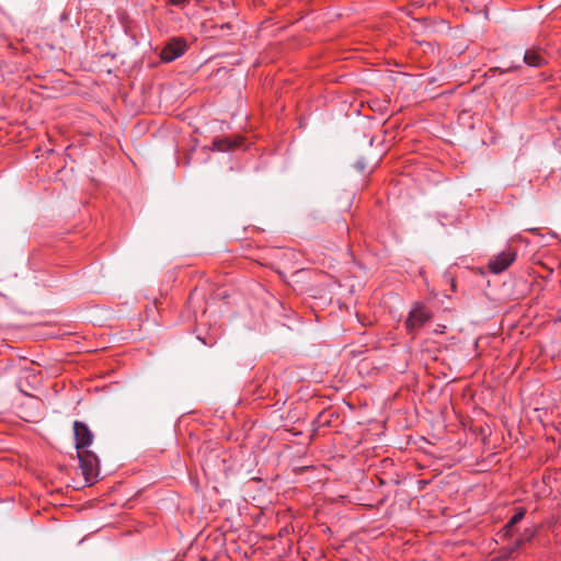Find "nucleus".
Returning <instances> with one entry per match:
<instances>
[{
	"label": "nucleus",
	"instance_id": "obj_1",
	"mask_svg": "<svg viewBox=\"0 0 561 561\" xmlns=\"http://www.w3.org/2000/svg\"><path fill=\"white\" fill-rule=\"evenodd\" d=\"M75 440L77 456L82 476L85 482L93 484L100 474V461L98 456L89 450L92 445L94 435L88 425L80 421L73 423Z\"/></svg>",
	"mask_w": 561,
	"mask_h": 561
},
{
	"label": "nucleus",
	"instance_id": "obj_2",
	"mask_svg": "<svg viewBox=\"0 0 561 561\" xmlns=\"http://www.w3.org/2000/svg\"><path fill=\"white\" fill-rule=\"evenodd\" d=\"M431 317L432 314L427 308L423 305H415L405 320L407 330L409 333L414 334L431 319Z\"/></svg>",
	"mask_w": 561,
	"mask_h": 561
},
{
	"label": "nucleus",
	"instance_id": "obj_3",
	"mask_svg": "<svg viewBox=\"0 0 561 561\" xmlns=\"http://www.w3.org/2000/svg\"><path fill=\"white\" fill-rule=\"evenodd\" d=\"M516 259V252L508 249L495 255L489 261V268L494 274H500L505 271Z\"/></svg>",
	"mask_w": 561,
	"mask_h": 561
},
{
	"label": "nucleus",
	"instance_id": "obj_4",
	"mask_svg": "<svg viewBox=\"0 0 561 561\" xmlns=\"http://www.w3.org/2000/svg\"><path fill=\"white\" fill-rule=\"evenodd\" d=\"M185 42L180 38L170 41L161 51L162 60L169 62L179 58L185 50Z\"/></svg>",
	"mask_w": 561,
	"mask_h": 561
},
{
	"label": "nucleus",
	"instance_id": "obj_5",
	"mask_svg": "<svg viewBox=\"0 0 561 561\" xmlns=\"http://www.w3.org/2000/svg\"><path fill=\"white\" fill-rule=\"evenodd\" d=\"M546 61V57L540 50L528 49L524 54V62L530 67H541Z\"/></svg>",
	"mask_w": 561,
	"mask_h": 561
},
{
	"label": "nucleus",
	"instance_id": "obj_6",
	"mask_svg": "<svg viewBox=\"0 0 561 561\" xmlns=\"http://www.w3.org/2000/svg\"><path fill=\"white\" fill-rule=\"evenodd\" d=\"M525 516V510L524 508H519L510 519V522L504 526L503 528V533L505 536H510L511 535V529L514 525H516L517 523H519Z\"/></svg>",
	"mask_w": 561,
	"mask_h": 561
},
{
	"label": "nucleus",
	"instance_id": "obj_7",
	"mask_svg": "<svg viewBox=\"0 0 561 561\" xmlns=\"http://www.w3.org/2000/svg\"><path fill=\"white\" fill-rule=\"evenodd\" d=\"M523 541H524V539H519L512 546L501 549L500 558L508 559L520 547Z\"/></svg>",
	"mask_w": 561,
	"mask_h": 561
},
{
	"label": "nucleus",
	"instance_id": "obj_8",
	"mask_svg": "<svg viewBox=\"0 0 561 561\" xmlns=\"http://www.w3.org/2000/svg\"><path fill=\"white\" fill-rule=\"evenodd\" d=\"M224 144H226V141H214V145L217 147L218 150H225L227 148L232 147V145L230 144H228L227 146H224Z\"/></svg>",
	"mask_w": 561,
	"mask_h": 561
},
{
	"label": "nucleus",
	"instance_id": "obj_9",
	"mask_svg": "<svg viewBox=\"0 0 561 561\" xmlns=\"http://www.w3.org/2000/svg\"><path fill=\"white\" fill-rule=\"evenodd\" d=\"M535 535V530H531V529H526L525 530V538L526 540H529L530 538H533Z\"/></svg>",
	"mask_w": 561,
	"mask_h": 561
},
{
	"label": "nucleus",
	"instance_id": "obj_10",
	"mask_svg": "<svg viewBox=\"0 0 561 561\" xmlns=\"http://www.w3.org/2000/svg\"><path fill=\"white\" fill-rule=\"evenodd\" d=\"M170 3L174 5H180L185 3V0H170Z\"/></svg>",
	"mask_w": 561,
	"mask_h": 561
},
{
	"label": "nucleus",
	"instance_id": "obj_11",
	"mask_svg": "<svg viewBox=\"0 0 561 561\" xmlns=\"http://www.w3.org/2000/svg\"><path fill=\"white\" fill-rule=\"evenodd\" d=\"M357 165H358V168H359L360 170H363V169H364V165H363V164L357 163Z\"/></svg>",
	"mask_w": 561,
	"mask_h": 561
}]
</instances>
